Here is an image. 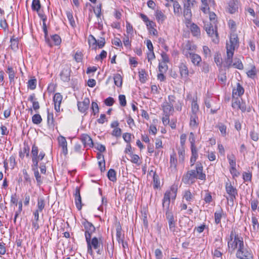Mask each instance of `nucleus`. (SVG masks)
<instances>
[{
  "instance_id": "nucleus-1",
  "label": "nucleus",
  "mask_w": 259,
  "mask_h": 259,
  "mask_svg": "<svg viewBox=\"0 0 259 259\" xmlns=\"http://www.w3.org/2000/svg\"><path fill=\"white\" fill-rule=\"evenodd\" d=\"M239 46V40L237 33L232 32L230 36L229 49H228V68L233 67L239 70L243 69V64L240 59L232 57L235 50L237 49Z\"/></svg>"
},
{
  "instance_id": "nucleus-2",
  "label": "nucleus",
  "mask_w": 259,
  "mask_h": 259,
  "mask_svg": "<svg viewBox=\"0 0 259 259\" xmlns=\"http://www.w3.org/2000/svg\"><path fill=\"white\" fill-rule=\"evenodd\" d=\"M205 14H208L209 19L210 21L209 24L204 23V29L209 37L211 38L212 41L214 43L219 42L218 34L217 30V19L216 15L213 12H210L209 11Z\"/></svg>"
},
{
  "instance_id": "nucleus-3",
  "label": "nucleus",
  "mask_w": 259,
  "mask_h": 259,
  "mask_svg": "<svg viewBox=\"0 0 259 259\" xmlns=\"http://www.w3.org/2000/svg\"><path fill=\"white\" fill-rule=\"evenodd\" d=\"M87 244V252L92 256L94 255L93 250H95L97 253L101 254L103 249V241L101 237H90L85 239Z\"/></svg>"
},
{
  "instance_id": "nucleus-4",
  "label": "nucleus",
  "mask_w": 259,
  "mask_h": 259,
  "mask_svg": "<svg viewBox=\"0 0 259 259\" xmlns=\"http://www.w3.org/2000/svg\"><path fill=\"white\" fill-rule=\"evenodd\" d=\"M178 185L174 184L169 189L167 190L164 194L162 199V206L166 210H168L170 200H175L178 191Z\"/></svg>"
},
{
  "instance_id": "nucleus-5",
  "label": "nucleus",
  "mask_w": 259,
  "mask_h": 259,
  "mask_svg": "<svg viewBox=\"0 0 259 259\" xmlns=\"http://www.w3.org/2000/svg\"><path fill=\"white\" fill-rule=\"evenodd\" d=\"M244 244L243 238L238 235L234 231H232L230 234V239L228 242V247L233 251L241 247Z\"/></svg>"
},
{
  "instance_id": "nucleus-6",
  "label": "nucleus",
  "mask_w": 259,
  "mask_h": 259,
  "mask_svg": "<svg viewBox=\"0 0 259 259\" xmlns=\"http://www.w3.org/2000/svg\"><path fill=\"white\" fill-rule=\"evenodd\" d=\"M214 61L217 66L219 67V79L222 82H225L226 80V62L223 61L221 58V55L219 54H217L214 56Z\"/></svg>"
},
{
  "instance_id": "nucleus-7",
  "label": "nucleus",
  "mask_w": 259,
  "mask_h": 259,
  "mask_svg": "<svg viewBox=\"0 0 259 259\" xmlns=\"http://www.w3.org/2000/svg\"><path fill=\"white\" fill-rule=\"evenodd\" d=\"M230 165L229 171L233 179L238 177L240 172L239 170V165L236 164V159L234 155H232L228 159Z\"/></svg>"
},
{
  "instance_id": "nucleus-8",
  "label": "nucleus",
  "mask_w": 259,
  "mask_h": 259,
  "mask_svg": "<svg viewBox=\"0 0 259 259\" xmlns=\"http://www.w3.org/2000/svg\"><path fill=\"white\" fill-rule=\"evenodd\" d=\"M232 107L235 111L240 110L242 112H245L246 111L249 112V110H247L246 103L242 98H232Z\"/></svg>"
},
{
  "instance_id": "nucleus-9",
  "label": "nucleus",
  "mask_w": 259,
  "mask_h": 259,
  "mask_svg": "<svg viewBox=\"0 0 259 259\" xmlns=\"http://www.w3.org/2000/svg\"><path fill=\"white\" fill-rule=\"evenodd\" d=\"M196 49L197 47L194 44L190 41H187L182 46V54L187 58H188L190 55H191L193 53H195Z\"/></svg>"
},
{
  "instance_id": "nucleus-10",
  "label": "nucleus",
  "mask_w": 259,
  "mask_h": 259,
  "mask_svg": "<svg viewBox=\"0 0 259 259\" xmlns=\"http://www.w3.org/2000/svg\"><path fill=\"white\" fill-rule=\"evenodd\" d=\"M244 93V89L239 81L232 87V98L241 97Z\"/></svg>"
},
{
  "instance_id": "nucleus-11",
  "label": "nucleus",
  "mask_w": 259,
  "mask_h": 259,
  "mask_svg": "<svg viewBox=\"0 0 259 259\" xmlns=\"http://www.w3.org/2000/svg\"><path fill=\"white\" fill-rule=\"evenodd\" d=\"M228 205H233L234 201L236 200V197L238 196V191L236 187L232 185L228 187Z\"/></svg>"
},
{
  "instance_id": "nucleus-12",
  "label": "nucleus",
  "mask_w": 259,
  "mask_h": 259,
  "mask_svg": "<svg viewBox=\"0 0 259 259\" xmlns=\"http://www.w3.org/2000/svg\"><path fill=\"white\" fill-rule=\"evenodd\" d=\"M250 231L252 237L255 236L259 231V222L257 217L253 214L251 215Z\"/></svg>"
},
{
  "instance_id": "nucleus-13",
  "label": "nucleus",
  "mask_w": 259,
  "mask_h": 259,
  "mask_svg": "<svg viewBox=\"0 0 259 259\" xmlns=\"http://www.w3.org/2000/svg\"><path fill=\"white\" fill-rule=\"evenodd\" d=\"M82 224L85 229L84 235L85 239L92 237V234L95 232L96 230L94 226L91 223L86 220H84Z\"/></svg>"
},
{
  "instance_id": "nucleus-14",
  "label": "nucleus",
  "mask_w": 259,
  "mask_h": 259,
  "mask_svg": "<svg viewBox=\"0 0 259 259\" xmlns=\"http://www.w3.org/2000/svg\"><path fill=\"white\" fill-rule=\"evenodd\" d=\"M236 255L239 259H250L252 257L251 253L244 248V244L237 250Z\"/></svg>"
},
{
  "instance_id": "nucleus-15",
  "label": "nucleus",
  "mask_w": 259,
  "mask_h": 259,
  "mask_svg": "<svg viewBox=\"0 0 259 259\" xmlns=\"http://www.w3.org/2000/svg\"><path fill=\"white\" fill-rule=\"evenodd\" d=\"M215 98H208L205 100V104L207 108H211L210 111L212 113H214L219 109V103L217 104Z\"/></svg>"
},
{
  "instance_id": "nucleus-16",
  "label": "nucleus",
  "mask_w": 259,
  "mask_h": 259,
  "mask_svg": "<svg viewBox=\"0 0 259 259\" xmlns=\"http://www.w3.org/2000/svg\"><path fill=\"white\" fill-rule=\"evenodd\" d=\"M57 141L59 147L61 148L62 149V152L65 155H66L68 153V149L67 142L66 140V138L62 135H59L57 138Z\"/></svg>"
},
{
  "instance_id": "nucleus-17",
  "label": "nucleus",
  "mask_w": 259,
  "mask_h": 259,
  "mask_svg": "<svg viewBox=\"0 0 259 259\" xmlns=\"http://www.w3.org/2000/svg\"><path fill=\"white\" fill-rule=\"evenodd\" d=\"M63 97L59 93H56L53 97L54 108L57 112L60 111V105L62 103Z\"/></svg>"
},
{
  "instance_id": "nucleus-18",
  "label": "nucleus",
  "mask_w": 259,
  "mask_h": 259,
  "mask_svg": "<svg viewBox=\"0 0 259 259\" xmlns=\"http://www.w3.org/2000/svg\"><path fill=\"white\" fill-rule=\"evenodd\" d=\"M90 101L88 98H85L81 102H77L78 110L81 113H85L89 109Z\"/></svg>"
},
{
  "instance_id": "nucleus-19",
  "label": "nucleus",
  "mask_w": 259,
  "mask_h": 259,
  "mask_svg": "<svg viewBox=\"0 0 259 259\" xmlns=\"http://www.w3.org/2000/svg\"><path fill=\"white\" fill-rule=\"evenodd\" d=\"M258 70L256 69V67L254 63L252 62L249 64V68L247 69L246 74L248 77L254 79L256 77Z\"/></svg>"
},
{
  "instance_id": "nucleus-20",
  "label": "nucleus",
  "mask_w": 259,
  "mask_h": 259,
  "mask_svg": "<svg viewBox=\"0 0 259 259\" xmlns=\"http://www.w3.org/2000/svg\"><path fill=\"white\" fill-rule=\"evenodd\" d=\"M166 218L168 220L169 228L170 231L175 232L176 231V227L174 221V216L172 213L167 210L165 213Z\"/></svg>"
},
{
  "instance_id": "nucleus-21",
  "label": "nucleus",
  "mask_w": 259,
  "mask_h": 259,
  "mask_svg": "<svg viewBox=\"0 0 259 259\" xmlns=\"http://www.w3.org/2000/svg\"><path fill=\"white\" fill-rule=\"evenodd\" d=\"M179 72L181 76L185 81H187L188 79V76L189 74V71L186 65L182 63L179 65Z\"/></svg>"
},
{
  "instance_id": "nucleus-22",
  "label": "nucleus",
  "mask_w": 259,
  "mask_h": 259,
  "mask_svg": "<svg viewBox=\"0 0 259 259\" xmlns=\"http://www.w3.org/2000/svg\"><path fill=\"white\" fill-rule=\"evenodd\" d=\"M187 26L190 28L192 35L195 37H199L200 35V30L199 27L194 23H188Z\"/></svg>"
},
{
  "instance_id": "nucleus-23",
  "label": "nucleus",
  "mask_w": 259,
  "mask_h": 259,
  "mask_svg": "<svg viewBox=\"0 0 259 259\" xmlns=\"http://www.w3.org/2000/svg\"><path fill=\"white\" fill-rule=\"evenodd\" d=\"M46 41L50 47H52L54 45H60L61 42V39L58 35L55 34L51 36V39L46 38Z\"/></svg>"
},
{
  "instance_id": "nucleus-24",
  "label": "nucleus",
  "mask_w": 259,
  "mask_h": 259,
  "mask_svg": "<svg viewBox=\"0 0 259 259\" xmlns=\"http://www.w3.org/2000/svg\"><path fill=\"white\" fill-rule=\"evenodd\" d=\"M81 140L85 147H92L93 142L91 138L87 134H83L81 136Z\"/></svg>"
},
{
  "instance_id": "nucleus-25",
  "label": "nucleus",
  "mask_w": 259,
  "mask_h": 259,
  "mask_svg": "<svg viewBox=\"0 0 259 259\" xmlns=\"http://www.w3.org/2000/svg\"><path fill=\"white\" fill-rule=\"evenodd\" d=\"M162 108L164 114L171 115L174 110L172 105L165 102L162 105Z\"/></svg>"
},
{
  "instance_id": "nucleus-26",
  "label": "nucleus",
  "mask_w": 259,
  "mask_h": 259,
  "mask_svg": "<svg viewBox=\"0 0 259 259\" xmlns=\"http://www.w3.org/2000/svg\"><path fill=\"white\" fill-rule=\"evenodd\" d=\"M238 1L231 0L229 4V11L231 14L235 13L238 9Z\"/></svg>"
},
{
  "instance_id": "nucleus-27",
  "label": "nucleus",
  "mask_w": 259,
  "mask_h": 259,
  "mask_svg": "<svg viewBox=\"0 0 259 259\" xmlns=\"http://www.w3.org/2000/svg\"><path fill=\"white\" fill-rule=\"evenodd\" d=\"M155 16L157 21L159 23H162L166 19V16L160 10H156L155 12Z\"/></svg>"
},
{
  "instance_id": "nucleus-28",
  "label": "nucleus",
  "mask_w": 259,
  "mask_h": 259,
  "mask_svg": "<svg viewBox=\"0 0 259 259\" xmlns=\"http://www.w3.org/2000/svg\"><path fill=\"white\" fill-rule=\"evenodd\" d=\"M188 58L191 59L192 63L195 66H199L202 60L201 57L199 55L194 53L190 55Z\"/></svg>"
},
{
  "instance_id": "nucleus-29",
  "label": "nucleus",
  "mask_w": 259,
  "mask_h": 259,
  "mask_svg": "<svg viewBox=\"0 0 259 259\" xmlns=\"http://www.w3.org/2000/svg\"><path fill=\"white\" fill-rule=\"evenodd\" d=\"M196 176L197 179L204 180L205 179V174L203 172V167L201 164H197L196 167Z\"/></svg>"
},
{
  "instance_id": "nucleus-30",
  "label": "nucleus",
  "mask_w": 259,
  "mask_h": 259,
  "mask_svg": "<svg viewBox=\"0 0 259 259\" xmlns=\"http://www.w3.org/2000/svg\"><path fill=\"white\" fill-rule=\"evenodd\" d=\"M60 75L63 81H68L70 80V70L68 68H63Z\"/></svg>"
},
{
  "instance_id": "nucleus-31",
  "label": "nucleus",
  "mask_w": 259,
  "mask_h": 259,
  "mask_svg": "<svg viewBox=\"0 0 259 259\" xmlns=\"http://www.w3.org/2000/svg\"><path fill=\"white\" fill-rule=\"evenodd\" d=\"M199 124L198 115H190V126L191 127L196 128Z\"/></svg>"
},
{
  "instance_id": "nucleus-32",
  "label": "nucleus",
  "mask_w": 259,
  "mask_h": 259,
  "mask_svg": "<svg viewBox=\"0 0 259 259\" xmlns=\"http://www.w3.org/2000/svg\"><path fill=\"white\" fill-rule=\"evenodd\" d=\"M75 196V202L76 206V207L78 209L80 210L81 208V199L80 195L79 190L76 189L75 190V193L74 194Z\"/></svg>"
},
{
  "instance_id": "nucleus-33",
  "label": "nucleus",
  "mask_w": 259,
  "mask_h": 259,
  "mask_svg": "<svg viewBox=\"0 0 259 259\" xmlns=\"http://www.w3.org/2000/svg\"><path fill=\"white\" fill-rule=\"evenodd\" d=\"M199 113V106L196 100H193L191 104V110L190 115H198Z\"/></svg>"
},
{
  "instance_id": "nucleus-34",
  "label": "nucleus",
  "mask_w": 259,
  "mask_h": 259,
  "mask_svg": "<svg viewBox=\"0 0 259 259\" xmlns=\"http://www.w3.org/2000/svg\"><path fill=\"white\" fill-rule=\"evenodd\" d=\"M174 13L177 16H180L182 14V8L177 1L173 3Z\"/></svg>"
},
{
  "instance_id": "nucleus-35",
  "label": "nucleus",
  "mask_w": 259,
  "mask_h": 259,
  "mask_svg": "<svg viewBox=\"0 0 259 259\" xmlns=\"http://www.w3.org/2000/svg\"><path fill=\"white\" fill-rule=\"evenodd\" d=\"M114 84L117 87H121L122 84V77L119 73H116L113 75Z\"/></svg>"
},
{
  "instance_id": "nucleus-36",
  "label": "nucleus",
  "mask_w": 259,
  "mask_h": 259,
  "mask_svg": "<svg viewBox=\"0 0 259 259\" xmlns=\"http://www.w3.org/2000/svg\"><path fill=\"white\" fill-rule=\"evenodd\" d=\"M88 42L90 47L94 50L97 49V40L93 35H90L88 38Z\"/></svg>"
},
{
  "instance_id": "nucleus-37",
  "label": "nucleus",
  "mask_w": 259,
  "mask_h": 259,
  "mask_svg": "<svg viewBox=\"0 0 259 259\" xmlns=\"http://www.w3.org/2000/svg\"><path fill=\"white\" fill-rule=\"evenodd\" d=\"M6 72L9 74V78L10 82L14 81L15 76V71L13 68L11 66H8Z\"/></svg>"
},
{
  "instance_id": "nucleus-38",
  "label": "nucleus",
  "mask_w": 259,
  "mask_h": 259,
  "mask_svg": "<svg viewBox=\"0 0 259 259\" xmlns=\"http://www.w3.org/2000/svg\"><path fill=\"white\" fill-rule=\"evenodd\" d=\"M178 154L179 161L180 162H183L185 159V147H179L178 148Z\"/></svg>"
},
{
  "instance_id": "nucleus-39",
  "label": "nucleus",
  "mask_w": 259,
  "mask_h": 259,
  "mask_svg": "<svg viewBox=\"0 0 259 259\" xmlns=\"http://www.w3.org/2000/svg\"><path fill=\"white\" fill-rule=\"evenodd\" d=\"M249 136L252 140L257 142L259 139V133L253 128L249 133Z\"/></svg>"
},
{
  "instance_id": "nucleus-40",
  "label": "nucleus",
  "mask_w": 259,
  "mask_h": 259,
  "mask_svg": "<svg viewBox=\"0 0 259 259\" xmlns=\"http://www.w3.org/2000/svg\"><path fill=\"white\" fill-rule=\"evenodd\" d=\"M177 159L176 158V154L173 152L170 156V166L174 168L177 167Z\"/></svg>"
},
{
  "instance_id": "nucleus-41",
  "label": "nucleus",
  "mask_w": 259,
  "mask_h": 259,
  "mask_svg": "<svg viewBox=\"0 0 259 259\" xmlns=\"http://www.w3.org/2000/svg\"><path fill=\"white\" fill-rule=\"evenodd\" d=\"M40 3L39 0H33L31 5L32 10L34 11L38 12L40 9Z\"/></svg>"
},
{
  "instance_id": "nucleus-42",
  "label": "nucleus",
  "mask_w": 259,
  "mask_h": 259,
  "mask_svg": "<svg viewBox=\"0 0 259 259\" xmlns=\"http://www.w3.org/2000/svg\"><path fill=\"white\" fill-rule=\"evenodd\" d=\"M45 206V202L44 199L43 198H38L37 199V209L36 210L39 211L40 212H42Z\"/></svg>"
},
{
  "instance_id": "nucleus-43",
  "label": "nucleus",
  "mask_w": 259,
  "mask_h": 259,
  "mask_svg": "<svg viewBox=\"0 0 259 259\" xmlns=\"http://www.w3.org/2000/svg\"><path fill=\"white\" fill-rule=\"evenodd\" d=\"M251 208V210L253 211H255L256 209H257L258 211H259V206L258 205V201L256 199H251L250 201Z\"/></svg>"
},
{
  "instance_id": "nucleus-44",
  "label": "nucleus",
  "mask_w": 259,
  "mask_h": 259,
  "mask_svg": "<svg viewBox=\"0 0 259 259\" xmlns=\"http://www.w3.org/2000/svg\"><path fill=\"white\" fill-rule=\"evenodd\" d=\"M191 7H185L184 6V16L186 19L189 20L191 17Z\"/></svg>"
},
{
  "instance_id": "nucleus-45",
  "label": "nucleus",
  "mask_w": 259,
  "mask_h": 259,
  "mask_svg": "<svg viewBox=\"0 0 259 259\" xmlns=\"http://www.w3.org/2000/svg\"><path fill=\"white\" fill-rule=\"evenodd\" d=\"M107 176L110 181L112 182H115L116 181V174L115 171L114 169H110L108 172Z\"/></svg>"
},
{
  "instance_id": "nucleus-46",
  "label": "nucleus",
  "mask_w": 259,
  "mask_h": 259,
  "mask_svg": "<svg viewBox=\"0 0 259 259\" xmlns=\"http://www.w3.org/2000/svg\"><path fill=\"white\" fill-rule=\"evenodd\" d=\"M66 15L70 25L73 27H75V22L73 18L72 13L71 11H67Z\"/></svg>"
},
{
  "instance_id": "nucleus-47",
  "label": "nucleus",
  "mask_w": 259,
  "mask_h": 259,
  "mask_svg": "<svg viewBox=\"0 0 259 259\" xmlns=\"http://www.w3.org/2000/svg\"><path fill=\"white\" fill-rule=\"evenodd\" d=\"M242 178L244 182H250L252 180V173L248 171L247 172H244L242 174Z\"/></svg>"
},
{
  "instance_id": "nucleus-48",
  "label": "nucleus",
  "mask_w": 259,
  "mask_h": 259,
  "mask_svg": "<svg viewBox=\"0 0 259 259\" xmlns=\"http://www.w3.org/2000/svg\"><path fill=\"white\" fill-rule=\"evenodd\" d=\"M201 1L202 3L201 10L204 13H206L209 9L207 4V0H201Z\"/></svg>"
},
{
  "instance_id": "nucleus-49",
  "label": "nucleus",
  "mask_w": 259,
  "mask_h": 259,
  "mask_svg": "<svg viewBox=\"0 0 259 259\" xmlns=\"http://www.w3.org/2000/svg\"><path fill=\"white\" fill-rule=\"evenodd\" d=\"M32 121L34 124H38L42 121V118L39 114H36L32 117Z\"/></svg>"
},
{
  "instance_id": "nucleus-50",
  "label": "nucleus",
  "mask_w": 259,
  "mask_h": 259,
  "mask_svg": "<svg viewBox=\"0 0 259 259\" xmlns=\"http://www.w3.org/2000/svg\"><path fill=\"white\" fill-rule=\"evenodd\" d=\"M116 239L118 242H120V241H121L122 240H123L124 235L122 234L121 229L120 227H118L116 228Z\"/></svg>"
},
{
  "instance_id": "nucleus-51",
  "label": "nucleus",
  "mask_w": 259,
  "mask_h": 259,
  "mask_svg": "<svg viewBox=\"0 0 259 259\" xmlns=\"http://www.w3.org/2000/svg\"><path fill=\"white\" fill-rule=\"evenodd\" d=\"M34 177L36 179V180L37 183L38 185H40L42 184V180L41 178V176L39 174L38 169H33Z\"/></svg>"
},
{
  "instance_id": "nucleus-52",
  "label": "nucleus",
  "mask_w": 259,
  "mask_h": 259,
  "mask_svg": "<svg viewBox=\"0 0 259 259\" xmlns=\"http://www.w3.org/2000/svg\"><path fill=\"white\" fill-rule=\"evenodd\" d=\"M183 198L188 202H190L192 200L193 195L189 190H186L184 192Z\"/></svg>"
},
{
  "instance_id": "nucleus-53",
  "label": "nucleus",
  "mask_w": 259,
  "mask_h": 259,
  "mask_svg": "<svg viewBox=\"0 0 259 259\" xmlns=\"http://www.w3.org/2000/svg\"><path fill=\"white\" fill-rule=\"evenodd\" d=\"M27 83H28V85H27L28 88L29 89H30V90H33L36 88V79L35 78L30 79L28 80Z\"/></svg>"
},
{
  "instance_id": "nucleus-54",
  "label": "nucleus",
  "mask_w": 259,
  "mask_h": 259,
  "mask_svg": "<svg viewBox=\"0 0 259 259\" xmlns=\"http://www.w3.org/2000/svg\"><path fill=\"white\" fill-rule=\"evenodd\" d=\"M191 153H192L191 156L193 157L194 156V157H196V158H198L197 150L195 145H194L193 141L191 142Z\"/></svg>"
},
{
  "instance_id": "nucleus-55",
  "label": "nucleus",
  "mask_w": 259,
  "mask_h": 259,
  "mask_svg": "<svg viewBox=\"0 0 259 259\" xmlns=\"http://www.w3.org/2000/svg\"><path fill=\"white\" fill-rule=\"evenodd\" d=\"M120 105L121 106H125L126 104L125 96L123 95H120L118 97Z\"/></svg>"
},
{
  "instance_id": "nucleus-56",
  "label": "nucleus",
  "mask_w": 259,
  "mask_h": 259,
  "mask_svg": "<svg viewBox=\"0 0 259 259\" xmlns=\"http://www.w3.org/2000/svg\"><path fill=\"white\" fill-rule=\"evenodd\" d=\"M112 43L113 45L117 47H122V42L121 40L118 37L114 38L112 40Z\"/></svg>"
},
{
  "instance_id": "nucleus-57",
  "label": "nucleus",
  "mask_w": 259,
  "mask_h": 259,
  "mask_svg": "<svg viewBox=\"0 0 259 259\" xmlns=\"http://www.w3.org/2000/svg\"><path fill=\"white\" fill-rule=\"evenodd\" d=\"M126 33L128 35H133V28L132 25L128 22H126Z\"/></svg>"
},
{
  "instance_id": "nucleus-58",
  "label": "nucleus",
  "mask_w": 259,
  "mask_h": 259,
  "mask_svg": "<svg viewBox=\"0 0 259 259\" xmlns=\"http://www.w3.org/2000/svg\"><path fill=\"white\" fill-rule=\"evenodd\" d=\"M167 70V66L166 63L163 62L160 63L159 64V71L160 72H165Z\"/></svg>"
},
{
  "instance_id": "nucleus-59",
  "label": "nucleus",
  "mask_w": 259,
  "mask_h": 259,
  "mask_svg": "<svg viewBox=\"0 0 259 259\" xmlns=\"http://www.w3.org/2000/svg\"><path fill=\"white\" fill-rule=\"evenodd\" d=\"M170 115L164 114L162 118V121L164 125H167L169 123V116Z\"/></svg>"
},
{
  "instance_id": "nucleus-60",
  "label": "nucleus",
  "mask_w": 259,
  "mask_h": 259,
  "mask_svg": "<svg viewBox=\"0 0 259 259\" xmlns=\"http://www.w3.org/2000/svg\"><path fill=\"white\" fill-rule=\"evenodd\" d=\"M38 153V147L36 146H35V145H33L32 147V150H31L32 157H37Z\"/></svg>"
},
{
  "instance_id": "nucleus-61",
  "label": "nucleus",
  "mask_w": 259,
  "mask_h": 259,
  "mask_svg": "<svg viewBox=\"0 0 259 259\" xmlns=\"http://www.w3.org/2000/svg\"><path fill=\"white\" fill-rule=\"evenodd\" d=\"M0 27L3 28L5 31H6L8 29V25L5 19L0 20Z\"/></svg>"
},
{
  "instance_id": "nucleus-62",
  "label": "nucleus",
  "mask_w": 259,
  "mask_h": 259,
  "mask_svg": "<svg viewBox=\"0 0 259 259\" xmlns=\"http://www.w3.org/2000/svg\"><path fill=\"white\" fill-rule=\"evenodd\" d=\"M203 52L205 57H210L211 56V51L208 47L206 46L203 47Z\"/></svg>"
},
{
  "instance_id": "nucleus-63",
  "label": "nucleus",
  "mask_w": 259,
  "mask_h": 259,
  "mask_svg": "<svg viewBox=\"0 0 259 259\" xmlns=\"http://www.w3.org/2000/svg\"><path fill=\"white\" fill-rule=\"evenodd\" d=\"M92 109L93 113L94 115H96L99 112V107L97 103L95 102H93L92 103Z\"/></svg>"
},
{
  "instance_id": "nucleus-64",
  "label": "nucleus",
  "mask_w": 259,
  "mask_h": 259,
  "mask_svg": "<svg viewBox=\"0 0 259 259\" xmlns=\"http://www.w3.org/2000/svg\"><path fill=\"white\" fill-rule=\"evenodd\" d=\"M121 130L118 127L117 128H114L112 131V135L113 136H115L116 137H120L121 136Z\"/></svg>"
}]
</instances>
